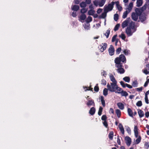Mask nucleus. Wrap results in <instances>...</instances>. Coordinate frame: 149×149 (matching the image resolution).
Segmentation results:
<instances>
[{
  "label": "nucleus",
  "instance_id": "4be33fe9",
  "mask_svg": "<svg viewBox=\"0 0 149 149\" xmlns=\"http://www.w3.org/2000/svg\"><path fill=\"white\" fill-rule=\"evenodd\" d=\"M143 0H137L136 6L137 7H140L142 4Z\"/></svg>",
  "mask_w": 149,
  "mask_h": 149
},
{
  "label": "nucleus",
  "instance_id": "774afa93",
  "mask_svg": "<svg viewBox=\"0 0 149 149\" xmlns=\"http://www.w3.org/2000/svg\"><path fill=\"white\" fill-rule=\"evenodd\" d=\"M89 8L91 10V9L94 10V9L93 6L92 4H91L89 6Z\"/></svg>",
  "mask_w": 149,
  "mask_h": 149
},
{
  "label": "nucleus",
  "instance_id": "6e6552de",
  "mask_svg": "<svg viewBox=\"0 0 149 149\" xmlns=\"http://www.w3.org/2000/svg\"><path fill=\"white\" fill-rule=\"evenodd\" d=\"M107 47V44L106 43H102L100 46L99 48L100 51L102 52H103L105 50Z\"/></svg>",
  "mask_w": 149,
  "mask_h": 149
},
{
  "label": "nucleus",
  "instance_id": "f03ea898",
  "mask_svg": "<svg viewBox=\"0 0 149 149\" xmlns=\"http://www.w3.org/2000/svg\"><path fill=\"white\" fill-rule=\"evenodd\" d=\"M136 31L134 23L131 21L130 23L129 26L126 29L125 31L128 36H132L133 33Z\"/></svg>",
  "mask_w": 149,
  "mask_h": 149
},
{
  "label": "nucleus",
  "instance_id": "e433bc0d",
  "mask_svg": "<svg viewBox=\"0 0 149 149\" xmlns=\"http://www.w3.org/2000/svg\"><path fill=\"white\" fill-rule=\"evenodd\" d=\"M110 33V31L109 30H107L106 31V32L104 34V35L107 38H108Z\"/></svg>",
  "mask_w": 149,
  "mask_h": 149
},
{
  "label": "nucleus",
  "instance_id": "58836bf2",
  "mask_svg": "<svg viewBox=\"0 0 149 149\" xmlns=\"http://www.w3.org/2000/svg\"><path fill=\"white\" fill-rule=\"evenodd\" d=\"M103 110V108L101 107H100L99 109V110L98 112V114L99 116H100L101 115L102 112Z\"/></svg>",
  "mask_w": 149,
  "mask_h": 149
},
{
  "label": "nucleus",
  "instance_id": "338daca9",
  "mask_svg": "<svg viewBox=\"0 0 149 149\" xmlns=\"http://www.w3.org/2000/svg\"><path fill=\"white\" fill-rule=\"evenodd\" d=\"M103 124L106 127H107L108 126L107 122H103Z\"/></svg>",
  "mask_w": 149,
  "mask_h": 149
},
{
  "label": "nucleus",
  "instance_id": "c756f323",
  "mask_svg": "<svg viewBox=\"0 0 149 149\" xmlns=\"http://www.w3.org/2000/svg\"><path fill=\"white\" fill-rule=\"evenodd\" d=\"M84 26L85 29H89L90 28V24L89 23H86L84 24Z\"/></svg>",
  "mask_w": 149,
  "mask_h": 149
},
{
  "label": "nucleus",
  "instance_id": "3c124183",
  "mask_svg": "<svg viewBox=\"0 0 149 149\" xmlns=\"http://www.w3.org/2000/svg\"><path fill=\"white\" fill-rule=\"evenodd\" d=\"M100 26V24L98 23L96 24V25H94L93 26V27H95V29H97L98 28H99Z\"/></svg>",
  "mask_w": 149,
  "mask_h": 149
},
{
  "label": "nucleus",
  "instance_id": "4468645a",
  "mask_svg": "<svg viewBox=\"0 0 149 149\" xmlns=\"http://www.w3.org/2000/svg\"><path fill=\"white\" fill-rule=\"evenodd\" d=\"M134 132L135 136L136 138H137L138 136V128L136 126H134Z\"/></svg>",
  "mask_w": 149,
  "mask_h": 149
},
{
  "label": "nucleus",
  "instance_id": "8fccbe9b",
  "mask_svg": "<svg viewBox=\"0 0 149 149\" xmlns=\"http://www.w3.org/2000/svg\"><path fill=\"white\" fill-rule=\"evenodd\" d=\"M87 11V9L85 8H82L81 10V13L84 14L86 13Z\"/></svg>",
  "mask_w": 149,
  "mask_h": 149
},
{
  "label": "nucleus",
  "instance_id": "72a5a7b5",
  "mask_svg": "<svg viewBox=\"0 0 149 149\" xmlns=\"http://www.w3.org/2000/svg\"><path fill=\"white\" fill-rule=\"evenodd\" d=\"M80 6L82 8H84L86 6V3L85 2H82L80 4Z\"/></svg>",
  "mask_w": 149,
  "mask_h": 149
},
{
  "label": "nucleus",
  "instance_id": "7ed1b4c3",
  "mask_svg": "<svg viewBox=\"0 0 149 149\" xmlns=\"http://www.w3.org/2000/svg\"><path fill=\"white\" fill-rule=\"evenodd\" d=\"M118 62H119V61L116 60L115 67L117 68V69H116V70L118 73L120 74H123L125 72V70L124 68H122V64L119 63Z\"/></svg>",
  "mask_w": 149,
  "mask_h": 149
},
{
  "label": "nucleus",
  "instance_id": "0eeeda50",
  "mask_svg": "<svg viewBox=\"0 0 149 149\" xmlns=\"http://www.w3.org/2000/svg\"><path fill=\"white\" fill-rule=\"evenodd\" d=\"M132 21H131L130 19V18H127L126 20H125V21L123 22L122 24V27L123 28H124L125 27L127 26L128 24L129 23V24L130 22H131Z\"/></svg>",
  "mask_w": 149,
  "mask_h": 149
},
{
  "label": "nucleus",
  "instance_id": "f257e3e1",
  "mask_svg": "<svg viewBox=\"0 0 149 149\" xmlns=\"http://www.w3.org/2000/svg\"><path fill=\"white\" fill-rule=\"evenodd\" d=\"M117 83H110V84H108L107 85L108 90L111 92L119 93L120 91V88L118 87L117 84Z\"/></svg>",
  "mask_w": 149,
  "mask_h": 149
},
{
  "label": "nucleus",
  "instance_id": "c9c22d12",
  "mask_svg": "<svg viewBox=\"0 0 149 149\" xmlns=\"http://www.w3.org/2000/svg\"><path fill=\"white\" fill-rule=\"evenodd\" d=\"M138 138L136 140V142L137 144H139L141 141V137L140 136H138Z\"/></svg>",
  "mask_w": 149,
  "mask_h": 149
},
{
  "label": "nucleus",
  "instance_id": "473e14b6",
  "mask_svg": "<svg viewBox=\"0 0 149 149\" xmlns=\"http://www.w3.org/2000/svg\"><path fill=\"white\" fill-rule=\"evenodd\" d=\"M86 18V16L84 14H83L81 15L80 17V18L81 20H85Z\"/></svg>",
  "mask_w": 149,
  "mask_h": 149
},
{
  "label": "nucleus",
  "instance_id": "6ab92c4d",
  "mask_svg": "<svg viewBox=\"0 0 149 149\" xmlns=\"http://www.w3.org/2000/svg\"><path fill=\"white\" fill-rule=\"evenodd\" d=\"M72 10L74 11H77L79 9V6L77 5L73 6L71 7Z\"/></svg>",
  "mask_w": 149,
  "mask_h": 149
},
{
  "label": "nucleus",
  "instance_id": "c03bdc74",
  "mask_svg": "<svg viewBox=\"0 0 149 149\" xmlns=\"http://www.w3.org/2000/svg\"><path fill=\"white\" fill-rule=\"evenodd\" d=\"M140 19L141 21L142 22H143L146 19V18L145 16H141L140 17Z\"/></svg>",
  "mask_w": 149,
  "mask_h": 149
},
{
  "label": "nucleus",
  "instance_id": "2f4dec72",
  "mask_svg": "<svg viewBox=\"0 0 149 149\" xmlns=\"http://www.w3.org/2000/svg\"><path fill=\"white\" fill-rule=\"evenodd\" d=\"M138 113L139 116L141 117H143L144 115L143 112L141 110H139L138 111Z\"/></svg>",
  "mask_w": 149,
  "mask_h": 149
},
{
  "label": "nucleus",
  "instance_id": "f704fd0d",
  "mask_svg": "<svg viewBox=\"0 0 149 149\" xmlns=\"http://www.w3.org/2000/svg\"><path fill=\"white\" fill-rule=\"evenodd\" d=\"M138 84L137 81H135L133 82L132 85L134 87H136L137 86Z\"/></svg>",
  "mask_w": 149,
  "mask_h": 149
},
{
  "label": "nucleus",
  "instance_id": "864d4df0",
  "mask_svg": "<svg viewBox=\"0 0 149 149\" xmlns=\"http://www.w3.org/2000/svg\"><path fill=\"white\" fill-rule=\"evenodd\" d=\"M107 82L104 79H103L101 80V84L103 85H105L106 84Z\"/></svg>",
  "mask_w": 149,
  "mask_h": 149
},
{
  "label": "nucleus",
  "instance_id": "423d86ee",
  "mask_svg": "<svg viewBox=\"0 0 149 149\" xmlns=\"http://www.w3.org/2000/svg\"><path fill=\"white\" fill-rule=\"evenodd\" d=\"M116 60H117V61H119L118 63H121L120 62H126V58L125 56L123 54L120 55L119 57H117L114 60L115 62L116 63Z\"/></svg>",
  "mask_w": 149,
  "mask_h": 149
},
{
  "label": "nucleus",
  "instance_id": "ea45409f",
  "mask_svg": "<svg viewBox=\"0 0 149 149\" xmlns=\"http://www.w3.org/2000/svg\"><path fill=\"white\" fill-rule=\"evenodd\" d=\"M118 15L117 14H115L114 15V19L116 21L118 20Z\"/></svg>",
  "mask_w": 149,
  "mask_h": 149
},
{
  "label": "nucleus",
  "instance_id": "7c9ffc66",
  "mask_svg": "<svg viewBox=\"0 0 149 149\" xmlns=\"http://www.w3.org/2000/svg\"><path fill=\"white\" fill-rule=\"evenodd\" d=\"M123 79L125 82L129 83L130 81V78L128 77H125L123 78Z\"/></svg>",
  "mask_w": 149,
  "mask_h": 149
},
{
  "label": "nucleus",
  "instance_id": "de8ad7c7",
  "mask_svg": "<svg viewBox=\"0 0 149 149\" xmlns=\"http://www.w3.org/2000/svg\"><path fill=\"white\" fill-rule=\"evenodd\" d=\"M124 53L126 55H128L129 54L130 51L127 49H125L123 51Z\"/></svg>",
  "mask_w": 149,
  "mask_h": 149
},
{
  "label": "nucleus",
  "instance_id": "49530a36",
  "mask_svg": "<svg viewBox=\"0 0 149 149\" xmlns=\"http://www.w3.org/2000/svg\"><path fill=\"white\" fill-rule=\"evenodd\" d=\"M120 26V25L119 24H117L116 25V26H115V27L114 28V31H116L118 29V28Z\"/></svg>",
  "mask_w": 149,
  "mask_h": 149
},
{
  "label": "nucleus",
  "instance_id": "5fc2aeb1",
  "mask_svg": "<svg viewBox=\"0 0 149 149\" xmlns=\"http://www.w3.org/2000/svg\"><path fill=\"white\" fill-rule=\"evenodd\" d=\"M144 146L147 149L149 148V142H146L144 144Z\"/></svg>",
  "mask_w": 149,
  "mask_h": 149
},
{
  "label": "nucleus",
  "instance_id": "20e7f679",
  "mask_svg": "<svg viewBox=\"0 0 149 149\" xmlns=\"http://www.w3.org/2000/svg\"><path fill=\"white\" fill-rule=\"evenodd\" d=\"M114 3V2L112 1L107 6L105 5L104 7V11L107 13L108 12L111 10L113 8V6Z\"/></svg>",
  "mask_w": 149,
  "mask_h": 149
},
{
  "label": "nucleus",
  "instance_id": "9d476101",
  "mask_svg": "<svg viewBox=\"0 0 149 149\" xmlns=\"http://www.w3.org/2000/svg\"><path fill=\"white\" fill-rule=\"evenodd\" d=\"M139 14L137 13H132V19L136 21L137 20L139 16Z\"/></svg>",
  "mask_w": 149,
  "mask_h": 149
},
{
  "label": "nucleus",
  "instance_id": "aec40b11",
  "mask_svg": "<svg viewBox=\"0 0 149 149\" xmlns=\"http://www.w3.org/2000/svg\"><path fill=\"white\" fill-rule=\"evenodd\" d=\"M110 80L112 81L111 83H117V81L116 80L114 76L112 75L110 76Z\"/></svg>",
  "mask_w": 149,
  "mask_h": 149
},
{
  "label": "nucleus",
  "instance_id": "e2e57ef3",
  "mask_svg": "<svg viewBox=\"0 0 149 149\" xmlns=\"http://www.w3.org/2000/svg\"><path fill=\"white\" fill-rule=\"evenodd\" d=\"M143 72L145 74H147L149 73V72L147 69H145L143 70Z\"/></svg>",
  "mask_w": 149,
  "mask_h": 149
},
{
  "label": "nucleus",
  "instance_id": "39448f33",
  "mask_svg": "<svg viewBox=\"0 0 149 149\" xmlns=\"http://www.w3.org/2000/svg\"><path fill=\"white\" fill-rule=\"evenodd\" d=\"M106 0H95L93 1L94 5L96 6H102L105 4Z\"/></svg>",
  "mask_w": 149,
  "mask_h": 149
},
{
  "label": "nucleus",
  "instance_id": "cd10ccee",
  "mask_svg": "<svg viewBox=\"0 0 149 149\" xmlns=\"http://www.w3.org/2000/svg\"><path fill=\"white\" fill-rule=\"evenodd\" d=\"M108 89L107 88H104L103 91V95L105 96H106L108 95Z\"/></svg>",
  "mask_w": 149,
  "mask_h": 149
},
{
  "label": "nucleus",
  "instance_id": "a878e982",
  "mask_svg": "<svg viewBox=\"0 0 149 149\" xmlns=\"http://www.w3.org/2000/svg\"><path fill=\"white\" fill-rule=\"evenodd\" d=\"M95 13V11L93 9H90L88 11V14L89 15H93Z\"/></svg>",
  "mask_w": 149,
  "mask_h": 149
},
{
  "label": "nucleus",
  "instance_id": "1a4fd4ad",
  "mask_svg": "<svg viewBox=\"0 0 149 149\" xmlns=\"http://www.w3.org/2000/svg\"><path fill=\"white\" fill-rule=\"evenodd\" d=\"M115 52V50L113 46L111 45L109 49V55L111 56H112L114 54Z\"/></svg>",
  "mask_w": 149,
  "mask_h": 149
},
{
  "label": "nucleus",
  "instance_id": "9b49d317",
  "mask_svg": "<svg viewBox=\"0 0 149 149\" xmlns=\"http://www.w3.org/2000/svg\"><path fill=\"white\" fill-rule=\"evenodd\" d=\"M126 143L129 146L130 145L131 143V139L128 136H126L125 138Z\"/></svg>",
  "mask_w": 149,
  "mask_h": 149
},
{
  "label": "nucleus",
  "instance_id": "a18cd8bd",
  "mask_svg": "<svg viewBox=\"0 0 149 149\" xmlns=\"http://www.w3.org/2000/svg\"><path fill=\"white\" fill-rule=\"evenodd\" d=\"M107 12L104 11V13H102L101 15V17L102 18H104L107 15Z\"/></svg>",
  "mask_w": 149,
  "mask_h": 149
},
{
  "label": "nucleus",
  "instance_id": "6e6d98bb",
  "mask_svg": "<svg viewBox=\"0 0 149 149\" xmlns=\"http://www.w3.org/2000/svg\"><path fill=\"white\" fill-rule=\"evenodd\" d=\"M117 36V35H114L113 37L112 38V42H114V41H115L116 40V38Z\"/></svg>",
  "mask_w": 149,
  "mask_h": 149
},
{
  "label": "nucleus",
  "instance_id": "393cba45",
  "mask_svg": "<svg viewBox=\"0 0 149 149\" xmlns=\"http://www.w3.org/2000/svg\"><path fill=\"white\" fill-rule=\"evenodd\" d=\"M127 112L129 116L131 117H133V114L132 111L129 108L127 109Z\"/></svg>",
  "mask_w": 149,
  "mask_h": 149
},
{
  "label": "nucleus",
  "instance_id": "bf43d9fd",
  "mask_svg": "<svg viewBox=\"0 0 149 149\" xmlns=\"http://www.w3.org/2000/svg\"><path fill=\"white\" fill-rule=\"evenodd\" d=\"M101 75L105 77H106V75H107V72L106 71H103V72H101Z\"/></svg>",
  "mask_w": 149,
  "mask_h": 149
},
{
  "label": "nucleus",
  "instance_id": "37998d69",
  "mask_svg": "<svg viewBox=\"0 0 149 149\" xmlns=\"http://www.w3.org/2000/svg\"><path fill=\"white\" fill-rule=\"evenodd\" d=\"M120 84L122 86L123 88H125L126 87V84H127L125 83L123 81H121L120 82Z\"/></svg>",
  "mask_w": 149,
  "mask_h": 149
},
{
  "label": "nucleus",
  "instance_id": "dca6fc26",
  "mask_svg": "<svg viewBox=\"0 0 149 149\" xmlns=\"http://www.w3.org/2000/svg\"><path fill=\"white\" fill-rule=\"evenodd\" d=\"M118 107L121 110H123L124 108V104L121 102H118L117 104Z\"/></svg>",
  "mask_w": 149,
  "mask_h": 149
},
{
  "label": "nucleus",
  "instance_id": "bb28decb",
  "mask_svg": "<svg viewBox=\"0 0 149 149\" xmlns=\"http://www.w3.org/2000/svg\"><path fill=\"white\" fill-rule=\"evenodd\" d=\"M113 132L111 131L109 132V138L112 140L113 139Z\"/></svg>",
  "mask_w": 149,
  "mask_h": 149
},
{
  "label": "nucleus",
  "instance_id": "13d9d810",
  "mask_svg": "<svg viewBox=\"0 0 149 149\" xmlns=\"http://www.w3.org/2000/svg\"><path fill=\"white\" fill-rule=\"evenodd\" d=\"M145 100L147 104H148L149 103V102H148V96H147L146 95V96L145 95Z\"/></svg>",
  "mask_w": 149,
  "mask_h": 149
},
{
  "label": "nucleus",
  "instance_id": "4c0bfd02",
  "mask_svg": "<svg viewBox=\"0 0 149 149\" xmlns=\"http://www.w3.org/2000/svg\"><path fill=\"white\" fill-rule=\"evenodd\" d=\"M92 20V18L91 16H88L86 20L87 23H89V22H91Z\"/></svg>",
  "mask_w": 149,
  "mask_h": 149
},
{
  "label": "nucleus",
  "instance_id": "4d7b16f0",
  "mask_svg": "<svg viewBox=\"0 0 149 149\" xmlns=\"http://www.w3.org/2000/svg\"><path fill=\"white\" fill-rule=\"evenodd\" d=\"M107 119V117L106 115H103L101 119L102 120L106 121Z\"/></svg>",
  "mask_w": 149,
  "mask_h": 149
},
{
  "label": "nucleus",
  "instance_id": "2eb2a0df",
  "mask_svg": "<svg viewBox=\"0 0 149 149\" xmlns=\"http://www.w3.org/2000/svg\"><path fill=\"white\" fill-rule=\"evenodd\" d=\"M116 5V7L119 11H121L122 10V8L119 5V2L118 1L114 2Z\"/></svg>",
  "mask_w": 149,
  "mask_h": 149
},
{
  "label": "nucleus",
  "instance_id": "052dcab7",
  "mask_svg": "<svg viewBox=\"0 0 149 149\" xmlns=\"http://www.w3.org/2000/svg\"><path fill=\"white\" fill-rule=\"evenodd\" d=\"M86 4H90L91 2V0H86L85 2Z\"/></svg>",
  "mask_w": 149,
  "mask_h": 149
},
{
  "label": "nucleus",
  "instance_id": "f3484780",
  "mask_svg": "<svg viewBox=\"0 0 149 149\" xmlns=\"http://www.w3.org/2000/svg\"><path fill=\"white\" fill-rule=\"evenodd\" d=\"M133 7V3L132 2H131L129 5L128 8L127 9V10L129 12H130Z\"/></svg>",
  "mask_w": 149,
  "mask_h": 149
},
{
  "label": "nucleus",
  "instance_id": "5701e85b",
  "mask_svg": "<svg viewBox=\"0 0 149 149\" xmlns=\"http://www.w3.org/2000/svg\"><path fill=\"white\" fill-rule=\"evenodd\" d=\"M100 99L102 102V105L104 107L105 106V103L103 96H101L100 97Z\"/></svg>",
  "mask_w": 149,
  "mask_h": 149
},
{
  "label": "nucleus",
  "instance_id": "680f3d73",
  "mask_svg": "<svg viewBox=\"0 0 149 149\" xmlns=\"http://www.w3.org/2000/svg\"><path fill=\"white\" fill-rule=\"evenodd\" d=\"M136 90L138 91H142L143 89V87H141L140 88H136Z\"/></svg>",
  "mask_w": 149,
  "mask_h": 149
},
{
  "label": "nucleus",
  "instance_id": "ddd939ff",
  "mask_svg": "<svg viewBox=\"0 0 149 149\" xmlns=\"http://www.w3.org/2000/svg\"><path fill=\"white\" fill-rule=\"evenodd\" d=\"M121 90L119 93H117L118 94H121L122 96L126 97L128 95V93L125 91H123L122 89L120 88Z\"/></svg>",
  "mask_w": 149,
  "mask_h": 149
},
{
  "label": "nucleus",
  "instance_id": "a19ab883",
  "mask_svg": "<svg viewBox=\"0 0 149 149\" xmlns=\"http://www.w3.org/2000/svg\"><path fill=\"white\" fill-rule=\"evenodd\" d=\"M119 37L121 38L123 40H125L126 38L125 34L123 33H122L121 35H120Z\"/></svg>",
  "mask_w": 149,
  "mask_h": 149
},
{
  "label": "nucleus",
  "instance_id": "a211bd4d",
  "mask_svg": "<svg viewBox=\"0 0 149 149\" xmlns=\"http://www.w3.org/2000/svg\"><path fill=\"white\" fill-rule=\"evenodd\" d=\"M95 109L94 107H93L91 108L89 111V113L91 115H93L95 113Z\"/></svg>",
  "mask_w": 149,
  "mask_h": 149
},
{
  "label": "nucleus",
  "instance_id": "b1692460",
  "mask_svg": "<svg viewBox=\"0 0 149 149\" xmlns=\"http://www.w3.org/2000/svg\"><path fill=\"white\" fill-rule=\"evenodd\" d=\"M115 113L118 118H119L121 116V113L120 110L118 109L116 110Z\"/></svg>",
  "mask_w": 149,
  "mask_h": 149
},
{
  "label": "nucleus",
  "instance_id": "412c9836",
  "mask_svg": "<svg viewBox=\"0 0 149 149\" xmlns=\"http://www.w3.org/2000/svg\"><path fill=\"white\" fill-rule=\"evenodd\" d=\"M119 128L122 134H124V128L121 124H120L119 125Z\"/></svg>",
  "mask_w": 149,
  "mask_h": 149
},
{
  "label": "nucleus",
  "instance_id": "09e8293b",
  "mask_svg": "<svg viewBox=\"0 0 149 149\" xmlns=\"http://www.w3.org/2000/svg\"><path fill=\"white\" fill-rule=\"evenodd\" d=\"M136 105L138 107H141L142 105V102L141 101H139L136 103Z\"/></svg>",
  "mask_w": 149,
  "mask_h": 149
},
{
  "label": "nucleus",
  "instance_id": "79ce46f5",
  "mask_svg": "<svg viewBox=\"0 0 149 149\" xmlns=\"http://www.w3.org/2000/svg\"><path fill=\"white\" fill-rule=\"evenodd\" d=\"M148 76L147 77V81L145 82V83L144 84V86L145 87L147 86L148 85L149 82V78L148 79Z\"/></svg>",
  "mask_w": 149,
  "mask_h": 149
},
{
  "label": "nucleus",
  "instance_id": "f8f14e48",
  "mask_svg": "<svg viewBox=\"0 0 149 149\" xmlns=\"http://www.w3.org/2000/svg\"><path fill=\"white\" fill-rule=\"evenodd\" d=\"M88 107H90L91 106H94L95 103L93 100H89L86 103Z\"/></svg>",
  "mask_w": 149,
  "mask_h": 149
},
{
  "label": "nucleus",
  "instance_id": "69168bd1",
  "mask_svg": "<svg viewBox=\"0 0 149 149\" xmlns=\"http://www.w3.org/2000/svg\"><path fill=\"white\" fill-rule=\"evenodd\" d=\"M109 112L113 114L114 113V111L113 109L111 108H110L109 110Z\"/></svg>",
  "mask_w": 149,
  "mask_h": 149
},
{
  "label": "nucleus",
  "instance_id": "0e129e2a",
  "mask_svg": "<svg viewBox=\"0 0 149 149\" xmlns=\"http://www.w3.org/2000/svg\"><path fill=\"white\" fill-rule=\"evenodd\" d=\"M117 142L118 145H120V140L119 139V137L118 136L117 137Z\"/></svg>",
  "mask_w": 149,
  "mask_h": 149
},
{
  "label": "nucleus",
  "instance_id": "603ef678",
  "mask_svg": "<svg viewBox=\"0 0 149 149\" xmlns=\"http://www.w3.org/2000/svg\"><path fill=\"white\" fill-rule=\"evenodd\" d=\"M121 50V49L120 47L118 48L116 50V52L117 54H119Z\"/></svg>",
  "mask_w": 149,
  "mask_h": 149
},
{
  "label": "nucleus",
  "instance_id": "c85d7f7f",
  "mask_svg": "<svg viewBox=\"0 0 149 149\" xmlns=\"http://www.w3.org/2000/svg\"><path fill=\"white\" fill-rule=\"evenodd\" d=\"M130 13L128 11L126 10L123 13V18H125L127 17V15Z\"/></svg>",
  "mask_w": 149,
  "mask_h": 149
}]
</instances>
